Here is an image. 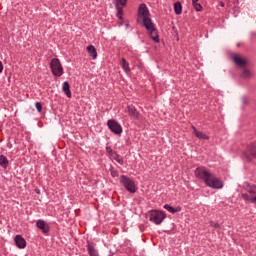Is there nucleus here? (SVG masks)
<instances>
[{
    "label": "nucleus",
    "instance_id": "c756f323",
    "mask_svg": "<svg viewBox=\"0 0 256 256\" xmlns=\"http://www.w3.org/2000/svg\"><path fill=\"white\" fill-rule=\"evenodd\" d=\"M106 152L110 155V157H112L113 153H116L115 151H113V149H111V147L106 146Z\"/></svg>",
    "mask_w": 256,
    "mask_h": 256
},
{
    "label": "nucleus",
    "instance_id": "4468645a",
    "mask_svg": "<svg viewBox=\"0 0 256 256\" xmlns=\"http://www.w3.org/2000/svg\"><path fill=\"white\" fill-rule=\"evenodd\" d=\"M127 112L128 115H130V117H132L133 119H139V111H137V108H135V106H127Z\"/></svg>",
    "mask_w": 256,
    "mask_h": 256
},
{
    "label": "nucleus",
    "instance_id": "20e7f679",
    "mask_svg": "<svg viewBox=\"0 0 256 256\" xmlns=\"http://www.w3.org/2000/svg\"><path fill=\"white\" fill-rule=\"evenodd\" d=\"M120 183L129 193H136L137 188L135 186V181L131 180V178H129L128 176H120Z\"/></svg>",
    "mask_w": 256,
    "mask_h": 256
},
{
    "label": "nucleus",
    "instance_id": "cd10ccee",
    "mask_svg": "<svg viewBox=\"0 0 256 256\" xmlns=\"http://www.w3.org/2000/svg\"><path fill=\"white\" fill-rule=\"evenodd\" d=\"M211 227H214V229H221V225L215 221H210Z\"/></svg>",
    "mask_w": 256,
    "mask_h": 256
},
{
    "label": "nucleus",
    "instance_id": "f3484780",
    "mask_svg": "<svg viewBox=\"0 0 256 256\" xmlns=\"http://www.w3.org/2000/svg\"><path fill=\"white\" fill-rule=\"evenodd\" d=\"M36 227H38V229H41V231L44 233H49V225H47L43 220H38L36 222Z\"/></svg>",
    "mask_w": 256,
    "mask_h": 256
},
{
    "label": "nucleus",
    "instance_id": "2eb2a0df",
    "mask_svg": "<svg viewBox=\"0 0 256 256\" xmlns=\"http://www.w3.org/2000/svg\"><path fill=\"white\" fill-rule=\"evenodd\" d=\"M193 133L198 139H203L204 141H209V136L207 134L197 130L195 126H192Z\"/></svg>",
    "mask_w": 256,
    "mask_h": 256
},
{
    "label": "nucleus",
    "instance_id": "6e6552de",
    "mask_svg": "<svg viewBox=\"0 0 256 256\" xmlns=\"http://www.w3.org/2000/svg\"><path fill=\"white\" fill-rule=\"evenodd\" d=\"M108 128L114 135H121L123 133V127L117 122V120L110 119L107 121Z\"/></svg>",
    "mask_w": 256,
    "mask_h": 256
},
{
    "label": "nucleus",
    "instance_id": "f03ea898",
    "mask_svg": "<svg viewBox=\"0 0 256 256\" xmlns=\"http://www.w3.org/2000/svg\"><path fill=\"white\" fill-rule=\"evenodd\" d=\"M50 69L54 77H61L63 75V65H61L59 58H53L50 61Z\"/></svg>",
    "mask_w": 256,
    "mask_h": 256
},
{
    "label": "nucleus",
    "instance_id": "aec40b11",
    "mask_svg": "<svg viewBox=\"0 0 256 256\" xmlns=\"http://www.w3.org/2000/svg\"><path fill=\"white\" fill-rule=\"evenodd\" d=\"M88 55L92 57V59H97V49L93 45L87 46Z\"/></svg>",
    "mask_w": 256,
    "mask_h": 256
},
{
    "label": "nucleus",
    "instance_id": "5701e85b",
    "mask_svg": "<svg viewBox=\"0 0 256 256\" xmlns=\"http://www.w3.org/2000/svg\"><path fill=\"white\" fill-rule=\"evenodd\" d=\"M121 66L125 73H129V71H131V68L129 67V62L125 58L121 59Z\"/></svg>",
    "mask_w": 256,
    "mask_h": 256
},
{
    "label": "nucleus",
    "instance_id": "7c9ffc66",
    "mask_svg": "<svg viewBox=\"0 0 256 256\" xmlns=\"http://www.w3.org/2000/svg\"><path fill=\"white\" fill-rule=\"evenodd\" d=\"M241 102H242V105H247V103H249V100H247L246 97H243V98L241 99Z\"/></svg>",
    "mask_w": 256,
    "mask_h": 256
},
{
    "label": "nucleus",
    "instance_id": "0eeeda50",
    "mask_svg": "<svg viewBox=\"0 0 256 256\" xmlns=\"http://www.w3.org/2000/svg\"><path fill=\"white\" fill-rule=\"evenodd\" d=\"M143 27H145V29L148 31L150 38L155 43H159V33L157 32V29L155 28V25L153 24V22L144 24Z\"/></svg>",
    "mask_w": 256,
    "mask_h": 256
},
{
    "label": "nucleus",
    "instance_id": "9b49d317",
    "mask_svg": "<svg viewBox=\"0 0 256 256\" xmlns=\"http://www.w3.org/2000/svg\"><path fill=\"white\" fill-rule=\"evenodd\" d=\"M87 251H88V255L90 256H99V251L97 250L96 244L94 242L91 241H87Z\"/></svg>",
    "mask_w": 256,
    "mask_h": 256
},
{
    "label": "nucleus",
    "instance_id": "412c9836",
    "mask_svg": "<svg viewBox=\"0 0 256 256\" xmlns=\"http://www.w3.org/2000/svg\"><path fill=\"white\" fill-rule=\"evenodd\" d=\"M174 13L176 15H181L183 13V6L181 5V2L174 3Z\"/></svg>",
    "mask_w": 256,
    "mask_h": 256
},
{
    "label": "nucleus",
    "instance_id": "473e14b6",
    "mask_svg": "<svg viewBox=\"0 0 256 256\" xmlns=\"http://www.w3.org/2000/svg\"><path fill=\"white\" fill-rule=\"evenodd\" d=\"M0 73H3V62L0 61Z\"/></svg>",
    "mask_w": 256,
    "mask_h": 256
},
{
    "label": "nucleus",
    "instance_id": "dca6fc26",
    "mask_svg": "<svg viewBox=\"0 0 256 256\" xmlns=\"http://www.w3.org/2000/svg\"><path fill=\"white\" fill-rule=\"evenodd\" d=\"M244 189H245V191H247V193H249V195H253L254 197H256V185L255 184L246 183L244 185Z\"/></svg>",
    "mask_w": 256,
    "mask_h": 256
},
{
    "label": "nucleus",
    "instance_id": "39448f33",
    "mask_svg": "<svg viewBox=\"0 0 256 256\" xmlns=\"http://www.w3.org/2000/svg\"><path fill=\"white\" fill-rule=\"evenodd\" d=\"M205 185L211 187L212 189H223V181L215 177V175L212 173L210 176H208V178L205 179Z\"/></svg>",
    "mask_w": 256,
    "mask_h": 256
},
{
    "label": "nucleus",
    "instance_id": "72a5a7b5",
    "mask_svg": "<svg viewBox=\"0 0 256 256\" xmlns=\"http://www.w3.org/2000/svg\"><path fill=\"white\" fill-rule=\"evenodd\" d=\"M199 0H192V4L197 3Z\"/></svg>",
    "mask_w": 256,
    "mask_h": 256
},
{
    "label": "nucleus",
    "instance_id": "f257e3e1",
    "mask_svg": "<svg viewBox=\"0 0 256 256\" xmlns=\"http://www.w3.org/2000/svg\"><path fill=\"white\" fill-rule=\"evenodd\" d=\"M149 221L155 225H161L165 219H167V214L165 211L161 210H152L149 212Z\"/></svg>",
    "mask_w": 256,
    "mask_h": 256
},
{
    "label": "nucleus",
    "instance_id": "c85d7f7f",
    "mask_svg": "<svg viewBox=\"0 0 256 256\" xmlns=\"http://www.w3.org/2000/svg\"><path fill=\"white\" fill-rule=\"evenodd\" d=\"M35 107H36L38 113H41L43 111V106L41 105L40 102H36Z\"/></svg>",
    "mask_w": 256,
    "mask_h": 256
},
{
    "label": "nucleus",
    "instance_id": "9d476101",
    "mask_svg": "<svg viewBox=\"0 0 256 256\" xmlns=\"http://www.w3.org/2000/svg\"><path fill=\"white\" fill-rule=\"evenodd\" d=\"M247 161L251 162V157L256 159V143L249 144L247 146L246 153H244Z\"/></svg>",
    "mask_w": 256,
    "mask_h": 256
},
{
    "label": "nucleus",
    "instance_id": "a211bd4d",
    "mask_svg": "<svg viewBox=\"0 0 256 256\" xmlns=\"http://www.w3.org/2000/svg\"><path fill=\"white\" fill-rule=\"evenodd\" d=\"M62 90H63L64 94L66 95V97L71 98V86L69 85V82L65 81L62 84Z\"/></svg>",
    "mask_w": 256,
    "mask_h": 256
},
{
    "label": "nucleus",
    "instance_id": "c9c22d12",
    "mask_svg": "<svg viewBox=\"0 0 256 256\" xmlns=\"http://www.w3.org/2000/svg\"><path fill=\"white\" fill-rule=\"evenodd\" d=\"M36 193H39V190H36Z\"/></svg>",
    "mask_w": 256,
    "mask_h": 256
},
{
    "label": "nucleus",
    "instance_id": "ddd939ff",
    "mask_svg": "<svg viewBox=\"0 0 256 256\" xmlns=\"http://www.w3.org/2000/svg\"><path fill=\"white\" fill-rule=\"evenodd\" d=\"M233 61L237 65V67H240V68H243L247 65V60L240 57L239 55H234L233 56Z\"/></svg>",
    "mask_w": 256,
    "mask_h": 256
},
{
    "label": "nucleus",
    "instance_id": "393cba45",
    "mask_svg": "<svg viewBox=\"0 0 256 256\" xmlns=\"http://www.w3.org/2000/svg\"><path fill=\"white\" fill-rule=\"evenodd\" d=\"M111 157H112V159H114V161L119 163V165H123V163H124L123 157H121V155H119L117 152L113 153V155Z\"/></svg>",
    "mask_w": 256,
    "mask_h": 256
},
{
    "label": "nucleus",
    "instance_id": "f8f14e48",
    "mask_svg": "<svg viewBox=\"0 0 256 256\" xmlns=\"http://www.w3.org/2000/svg\"><path fill=\"white\" fill-rule=\"evenodd\" d=\"M14 241L18 249H25L27 247V241L21 235H16Z\"/></svg>",
    "mask_w": 256,
    "mask_h": 256
},
{
    "label": "nucleus",
    "instance_id": "bb28decb",
    "mask_svg": "<svg viewBox=\"0 0 256 256\" xmlns=\"http://www.w3.org/2000/svg\"><path fill=\"white\" fill-rule=\"evenodd\" d=\"M192 5H193V7H194V9H195L196 11H203V6H201V4L195 2V3L192 4Z\"/></svg>",
    "mask_w": 256,
    "mask_h": 256
},
{
    "label": "nucleus",
    "instance_id": "b1692460",
    "mask_svg": "<svg viewBox=\"0 0 256 256\" xmlns=\"http://www.w3.org/2000/svg\"><path fill=\"white\" fill-rule=\"evenodd\" d=\"M242 199H244V201H249L250 203L256 204V196H249V194L243 193Z\"/></svg>",
    "mask_w": 256,
    "mask_h": 256
},
{
    "label": "nucleus",
    "instance_id": "7ed1b4c3",
    "mask_svg": "<svg viewBox=\"0 0 256 256\" xmlns=\"http://www.w3.org/2000/svg\"><path fill=\"white\" fill-rule=\"evenodd\" d=\"M138 17L142 20V25H147L148 23L153 22L149 17V8L146 4H140L138 9Z\"/></svg>",
    "mask_w": 256,
    "mask_h": 256
},
{
    "label": "nucleus",
    "instance_id": "f704fd0d",
    "mask_svg": "<svg viewBox=\"0 0 256 256\" xmlns=\"http://www.w3.org/2000/svg\"><path fill=\"white\" fill-rule=\"evenodd\" d=\"M221 7H224V4H221Z\"/></svg>",
    "mask_w": 256,
    "mask_h": 256
},
{
    "label": "nucleus",
    "instance_id": "423d86ee",
    "mask_svg": "<svg viewBox=\"0 0 256 256\" xmlns=\"http://www.w3.org/2000/svg\"><path fill=\"white\" fill-rule=\"evenodd\" d=\"M127 1L128 0H114V7L117 11L116 17L120 20L123 21V8L127 7Z\"/></svg>",
    "mask_w": 256,
    "mask_h": 256
},
{
    "label": "nucleus",
    "instance_id": "1a4fd4ad",
    "mask_svg": "<svg viewBox=\"0 0 256 256\" xmlns=\"http://www.w3.org/2000/svg\"><path fill=\"white\" fill-rule=\"evenodd\" d=\"M194 175L198 178V179H203L204 183L205 180L208 179L211 175V173L209 171H207V169L203 166H200L198 168L195 169L194 171Z\"/></svg>",
    "mask_w": 256,
    "mask_h": 256
},
{
    "label": "nucleus",
    "instance_id": "6ab92c4d",
    "mask_svg": "<svg viewBox=\"0 0 256 256\" xmlns=\"http://www.w3.org/2000/svg\"><path fill=\"white\" fill-rule=\"evenodd\" d=\"M164 209H166V211H169V213L175 214V213H180L181 206L173 207V206H170L169 204H165Z\"/></svg>",
    "mask_w": 256,
    "mask_h": 256
},
{
    "label": "nucleus",
    "instance_id": "a878e982",
    "mask_svg": "<svg viewBox=\"0 0 256 256\" xmlns=\"http://www.w3.org/2000/svg\"><path fill=\"white\" fill-rule=\"evenodd\" d=\"M241 77L243 79H249V77H251V71H249V69H244L241 73Z\"/></svg>",
    "mask_w": 256,
    "mask_h": 256
},
{
    "label": "nucleus",
    "instance_id": "4be33fe9",
    "mask_svg": "<svg viewBox=\"0 0 256 256\" xmlns=\"http://www.w3.org/2000/svg\"><path fill=\"white\" fill-rule=\"evenodd\" d=\"M0 166L3 169H7V167H9V160L5 157V155H0Z\"/></svg>",
    "mask_w": 256,
    "mask_h": 256
},
{
    "label": "nucleus",
    "instance_id": "2f4dec72",
    "mask_svg": "<svg viewBox=\"0 0 256 256\" xmlns=\"http://www.w3.org/2000/svg\"><path fill=\"white\" fill-rule=\"evenodd\" d=\"M111 175H112V177H117L119 174L117 173V171H112Z\"/></svg>",
    "mask_w": 256,
    "mask_h": 256
}]
</instances>
